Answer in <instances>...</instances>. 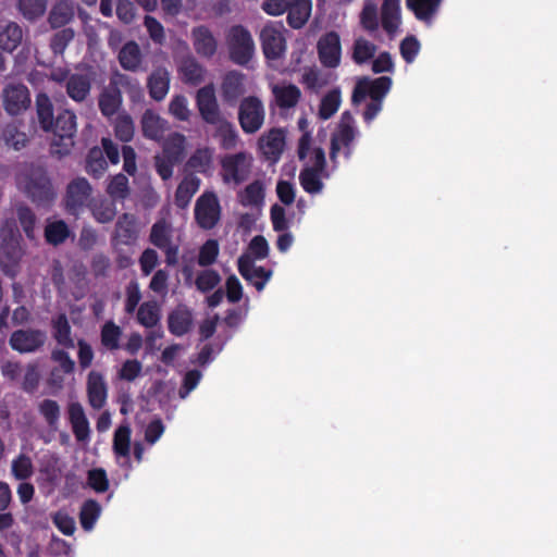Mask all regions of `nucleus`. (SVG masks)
Masks as SVG:
<instances>
[{"instance_id":"64","label":"nucleus","mask_w":557,"mask_h":557,"mask_svg":"<svg viewBox=\"0 0 557 557\" xmlns=\"http://www.w3.org/2000/svg\"><path fill=\"white\" fill-rule=\"evenodd\" d=\"M255 260L265 259L269 255V244L264 236L256 235L248 245V252Z\"/></svg>"},{"instance_id":"55","label":"nucleus","mask_w":557,"mask_h":557,"mask_svg":"<svg viewBox=\"0 0 557 557\" xmlns=\"http://www.w3.org/2000/svg\"><path fill=\"white\" fill-rule=\"evenodd\" d=\"M114 135L123 143H128L134 137V123L128 114H121L114 123Z\"/></svg>"},{"instance_id":"7","label":"nucleus","mask_w":557,"mask_h":557,"mask_svg":"<svg viewBox=\"0 0 557 557\" xmlns=\"http://www.w3.org/2000/svg\"><path fill=\"white\" fill-rule=\"evenodd\" d=\"M47 342V333L39 329H18L9 338L10 347L20 354H33L40 350Z\"/></svg>"},{"instance_id":"44","label":"nucleus","mask_w":557,"mask_h":557,"mask_svg":"<svg viewBox=\"0 0 557 557\" xmlns=\"http://www.w3.org/2000/svg\"><path fill=\"white\" fill-rule=\"evenodd\" d=\"M213 161V151L208 148H198L195 152L189 157L187 161V166L195 172L206 174L211 169Z\"/></svg>"},{"instance_id":"58","label":"nucleus","mask_w":557,"mask_h":557,"mask_svg":"<svg viewBox=\"0 0 557 557\" xmlns=\"http://www.w3.org/2000/svg\"><path fill=\"white\" fill-rule=\"evenodd\" d=\"M107 193L113 199H125L129 194L128 178L121 173L114 175L107 187Z\"/></svg>"},{"instance_id":"49","label":"nucleus","mask_w":557,"mask_h":557,"mask_svg":"<svg viewBox=\"0 0 557 557\" xmlns=\"http://www.w3.org/2000/svg\"><path fill=\"white\" fill-rule=\"evenodd\" d=\"M184 141L183 135L176 134L175 137L165 141L162 150V158L178 164L184 157Z\"/></svg>"},{"instance_id":"1","label":"nucleus","mask_w":557,"mask_h":557,"mask_svg":"<svg viewBox=\"0 0 557 557\" xmlns=\"http://www.w3.org/2000/svg\"><path fill=\"white\" fill-rule=\"evenodd\" d=\"M18 184L26 196L38 206H48L55 197L48 173L41 166H32Z\"/></svg>"},{"instance_id":"25","label":"nucleus","mask_w":557,"mask_h":557,"mask_svg":"<svg viewBox=\"0 0 557 557\" xmlns=\"http://www.w3.org/2000/svg\"><path fill=\"white\" fill-rule=\"evenodd\" d=\"M272 94L276 106L282 110L295 108L301 98V90L294 84L274 85Z\"/></svg>"},{"instance_id":"24","label":"nucleus","mask_w":557,"mask_h":557,"mask_svg":"<svg viewBox=\"0 0 557 557\" xmlns=\"http://www.w3.org/2000/svg\"><path fill=\"white\" fill-rule=\"evenodd\" d=\"M356 137V129H339L337 128L331 136L330 159L336 162V158L341 149H344V154L348 159L352 153V143Z\"/></svg>"},{"instance_id":"41","label":"nucleus","mask_w":557,"mask_h":557,"mask_svg":"<svg viewBox=\"0 0 557 557\" xmlns=\"http://www.w3.org/2000/svg\"><path fill=\"white\" fill-rule=\"evenodd\" d=\"M264 200V186L261 181L256 180L248 184L239 194V202L244 207H258Z\"/></svg>"},{"instance_id":"33","label":"nucleus","mask_w":557,"mask_h":557,"mask_svg":"<svg viewBox=\"0 0 557 557\" xmlns=\"http://www.w3.org/2000/svg\"><path fill=\"white\" fill-rule=\"evenodd\" d=\"M36 112L40 127L45 132H49L53 127V106L49 96L39 92L36 96Z\"/></svg>"},{"instance_id":"47","label":"nucleus","mask_w":557,"mask_h":557,"mask_svg":"<svg viewBox=\"0 0 557 557\" xmlns=\"http://www.w3.org/2000/svg\"><path fill=\"white\" fill-rule=\"evenodd\" d=\"M23 37L22 28L16 23H10L0 33V48L3 51L12 52L21 44Z\"/></svg>"},{"instance_id":"9","label":"nucleus","mask_w":557,"mask_h":557,"mask_svg":"<svg viewBox=\"0 0 557 557\" xmlns=\"http://www.w3.org/2000/svg\"><path fill=\"white\" fill-rule=\"evenodd\" d=\"M392 78L381 76L374 79L368 77L361 78L355 86L351 95L352 104H358L366 99L367 96L371 100H382L388 94L392 87Z\"/></svg>"},{"instance_id":"8","label":"nucleus","mask_w":557,"mask_h":557,"mask_svg":"<svg viewBox=\"0 0 557 557\" xmlns=\"http://www.w3.org/2000/svg\"><path fill=\"white\" fill-rule=\"evenodd\" d=\"M260 42L263 54L268 60H278L286 51V39L283 35V26L268 23L260 32Z\"/></svg>"},{"instance_id":"43","label":"nucleus","mask_w":557,"mask_h":557,"mask_svg":"<svg viewBox=\"0 0 557 557\" xmlns=\"http://www.w3.org/2000/svg\"><path fill=\"white\" fill-rule=\"evenodd\" d=\"M101 513V506L95 499H87L81 507L79 511V522L82 528L85 531H90L94 529L97 520L99 519Z\"/></svg>"},{"instance_id":"63","label":"nucleus","mask_w":557,"mask_h":557,"mask_svg":"<svg viewBox=\"0 0 557 557\" xmlns=\"http://www.w3.org/2000/svg\"><path fill=\"white\" fill-rule=\"evenodd\" d=\"M88 485L97 493H104L109 488V480L104 469L95 468L88 471Z\"/></svg>"},{"instance_id":"22","label":"nucleus","mask_w":557,"mask_h":557,"mask_svg":"<svg viewBox=\"0 0 557 557\" xmlns=\"http://www.w3.org/2000/svg\"><path fill=\"white\" fill-rule=\"evenodd\" d=\"M69 421L72 426L73 434L78 442L89 438L90 428L84 408L79 403H71L69 405Z\"/></svg>"},{"instance_id":"18","label":"nucleus","mask_w":557,"mask_h":557,"mask_svg":"<svg viewBox=\"0 0 557 557\" xmlns=\"http://www.w3.org/2000/svg\"><path fill=\"white\" fill-rule=\"evenodd\" d=\"M193 326V312L185 305H178L168 315V329L175 336H184Z\"/></svg>"},{"instance_id":"39","label":"nucleus","mask_w":557,"mask_h":557,"mask_svg":"<svg viewBox=\"0 0 557 557\" xmlns=\"http://www.w3.org/2000/svg\"><path fill=\"white\" fill-rule=\"evenodd\" d=\"M160 319V307L156 300L145 301L138 307L137 321L140 325L151 329L159 324Z\"/></svg>"},{"instance_id":"34","label":"nucleus","mask_w":557,"mask_h":557,"mask_svg":"<svg viewBox=\"0 0 557 557\" xmlns=\"http://www.w3.org/2000/svg\"><path fill=\"white\" fill-rule=\"evenodd\" d=\"M442 0H406L407 8L419 21L431 22Z\"/></svg>"},{"instance_id":"36","label":"nucleus","mask_w":557,"mask_h":557,"mask_svg":"<svg viewBox=\"0 0 557 557\" xmlns=\"http://www.w3.org/2000/svg\"><path fill=\"white\" fill-rule=\"evenodd\" d=\"M74 7L66 1L57 2L49 12L48 22L52 28H60L74 18Z\"/></svg>"},{"instance_id":"14","label":"nucleus","mask_w":557,"mask_h":557,"mask_svg":"<svg viewBox=\"0 0 557 557\" xmlns=\"http://www.w3.org/2000/svg\"><path fill=\"white\" fill-rule=\"evenodd\" d=\"M196 103L199 114L206 123L212 125L223 119L212 85H207L197 91Z\"/></svg>"},{"instance_id":"59","label":"nucleus","mask_w":557,"mask_h":557,"mask_svg":"<svg viewBox=\"0 0 557 557\" xmlns=\"http://www.w3.org/2000/svg\"><path fill=\"white\" fill-rule=\"evenodd\" d=\"M12 473L17 480L29 479L34 474L32 459L21 454L12 461Z\"/></svg>"},{"instance_id":"56","label":"nucleus","mask_w":557,"mask_h":557,"mask_svg":"<svg viewBox=\"0 0 557 557\" xmlns=\"http://www.w3.org/2000/svg\"><path fill=\"white\" fill-rule=\"evenodd\" d=\"M17 4L24 17L30 21L44 15L47 8L46 0H17Z\"/></svg>"},{"instance_id":"45","label":"nucleus","mask_w":557,"mask_h":557,"mask_svg":"<svg viewBox=\"0 0 557 557\" xmlns=\"http://www.w3.org/2000/svg\"><path fill=\"white\" fill-rule=\"evenodd\" d=\"M70 233L67 224L63 220H58L46 225L45 239L48 244L58 246L69 238Z\"/></svg>"},{"instance_id":"3","label":"nucleus","mask_w":557,"mask_h":557,"mask_svg":"<svg viewBox=\"0 0 557 557\" xmlns=\"http://www.w3.org/2000/svg\"><path fill=\"white\" fill-rule=\"evenodd\" d=\"M238 123L245 134H256L265 121V109L262 100L257 96L244 97L238 106Z\"/></svg>"},{"instance_id":"20","label":"nucleus","mask_w":557,"mask_h":557,"mask_svg":"<svg viewBox=\"0 0 557 557\" xmlns=\"http://www.w3.org/2000/svg\"><path fill=\"white\" fill-rule=\"evenodd\" d=\"M194 49L202 58H212L218 48V42L212 32L205 25L197 26L191 32Z\"/></svg>"},{"instance_id":"19","label":"nucleus","mask_w":557,"mask_h":557,"mask_svg":"<svg viewBox=\"0 0 557 557\" xmlns=\"http://www.w3.org/2000/svg\"><path fill=\"white\" fill-rule=\"evenodd\" d=\"M245 75L237 71H230L223 77L221 84V94L223 100L233 106L245 92Z\"/></svg>"},{"instance_id":"38","label":"nucleus","mask_w":557,"mask_h":557,"mask_svg":"<svg viewBox=\"0 0 557 557\" xmlns=\"http://www.w3.org/2000/svg\"><path fill=\"white\" fill-rule=\"evenodd\" d=\"M164 121L152 110H146L141 117L143 135L146 138L159 139L163 136Z\"/></svg>"},{"instance_id":"17","label":"nucleus","mask_w":557,"mask_h":557,"mask_svg":"<svg viewBox=\"0 0 557 557\" xmlns=\"http://www.w3.org/2000/svg\"><path fill=\"white\" fill-rule=\"evenodd\" d=\"M92 77L88 73H73L65 83L67 96L75 102H84L90 95Z\"/></svg>"},{"instance_id":"11","label":"nucleus","mask_w":557,"mask_h":557,"mask_svg":"<svg viewBox=\"0 0 557 557\" xmlns=\"http://www.w3.org/2000/svg\"><path fill=\"white\" fill-rule=\"evenodd\" d=\"M320 63L326 69H336L342 60V44L338 33L330 30L322 35L317 42Z\"/></svg>"},{"instance_id":"37","label":"nucleus","mask_w":557,"mask_h":557,"mask_svg":"<svg viewBox=\"0 0 557 557\" xmlns=\"http://www.w3.org/2000/svg\"><path fill=\"white\" fill-rule=\"evenodd\" d=\"M110 82L114 84L120 90L121 88L124 89L129 99L134 102L139 101L144 96L139 81L133 76L116 73Z\"/></svg>"},{"instance_id":"30","label":"nucleus","mask_w":557,"mask_h":557,"mask_svg":"<svg viewBox=\"0 0 557 557\" xmlns=\"http://www.w3.org/2000/svg\"><path fill=\"white\" fill-rule=\"evenodd\" d=\"M400 0H384L381 8V23L383 29L393 35L400 24Z\"/></svg>"},{"instance_id":"29","label":"nucleus","mask_w":557,"mask_h":557,"mask_svg":"<svg viewBox=\"0 0 557 557\" xmlns=\"http://www.w3.org/2000/svg\"><path fill=\"white\" fill-rule=\"evenodd\" d=\"M200 183V178L196 175H186L176 188L174 197L175 206L181 209H185L189 205L194 195L198 191Z\"/></svg>"},{"instance_id":"48","label":"nucleus","mask_w":557,"mask_h":557,"mask_svg":"<svg viewBox=\"0 0 557 557\" xmlns=\"http://www.w3.org/2000/svg\"><path fill=\"white\" fill-rule=\"evenodd\" d=\"M376 52V46L363 37L355 39L351 59L356 64H363L371 60Z\"/></svg>"},{"instance_id":"35","label":"nucleus","mask_w":557,"mask_h":557,"mask_svg":"<svg viewBox=\"0 0 557 557\" xmlns=\"http://www.w3.org/2000/svg\"><path fill=\"white\" fill-rule=\"evenodd\" d=\"M122 329L114 321L109 320L103 323L100 330V343L109 351H115L121 348Z\"/></svg>"},{"instance_id":"26","label":"nucleus","mask_w":557,"mask_h":557,"mask_svg":"<svg viewBox=\"0 0 557 557\" xmlns=\"http://www.w3.org/2000/svg\"><path fill=\"white\" fill-rule=\"evenodd\" d=\"M114 237L123 245H133L138 237L136 218L131 213H123L115 224Z\"/></svg>"},{"instance_id":"54","label":"nucleus","mask_w":557,"mask_h":557,"mask_svg":"<svg viewBox=\"0 0 557 557\" xmlns=\"http://www.w3.org/2000/svg\"><path fill=\"white\" fill-rule=\"evenodd\" d=\"M90 210L95 220L102 224L111 222L116 214L115 206L106 199L95 201Z\"/></svg>"},{"instance_id":"5","label":"nucleus","mask_w":557,"mask_h":557,"mask_svg":"<svg viewBox=\"0 0 557 557\" xmlns=\"http://www.w3.org/2000/svg\"><path fill=\"white\" fill-rule=\"evenodd\" d=\"M195 220L202 230H212L221 219V206L213 191H205L195 203Z\"/></svg>"},{"instance_id":"15","label":"nucleus","mask_w":557,"mask_h":557,"mask_svg":"<svg viewBox=\"0 0 557 557\" xmlns=\"http://www.w3.org/2000/svg\"><path fill=\"white\" fill-rule=\"evenodd\" d=\"M259 149L265 160L277 162L285 147V132L282 128H271L259 138Z\"/></svg>"},{"instance_id":"57","label":"nucleus","mask_w":557,"mask_h":557,"mask_svg":"<svg viewBox=\"0 0 557 557\" xmlns=\"http://www.w3.org/2000/svg\"><path fill=\"white\" fill-rule=\"evenodd\" d=\"M219 243L216 239H208L199 249L197 262L200 267L213 264L219 256Z\"/></svg>"},{"instance_id":"31","label":"nucleus","mask_w":557,"mask_h":557,"mask_svg":"<svg viewBox=\"0 0 557 557\" xmlns=\"http://www.w3.org/2000/svg\"><path fill=\"white\" fill-rule=\"evenodd\" d=\"M53 338L64 348H74V339L72 338V329L65 313H60L52 319L51 322Z\"/></svg>"},{"instance_id":"4","label":"nucleus","mask_w":557,"mask_h":557,"mask_svg":"<svg viewBox=\"0 0 557 557\" xmlns=\"http://www.w3.org/2000/svg\"><path fill=\"white\" fill-rule=\"evenodd\" d=\"M230 59L238 65H246L255 52V44L250 32L243 25H234L227 34Z\"/></svg>"},{"instance_id":"60","label":"nucleus","mask_w":557,"mask_h":557,"mask_svg":"<svg viewBox=\"0 0 557 557\" xmlns=\"http://www.w3.org/2000/svg\"><path fill=\"white\" fill-rule=\"evenodd\" d=\"M16 215L24 233L28 238H34V230L36 224V215L33 210L24 205L16 208Z\"/></svg>"},{"instance_id":"23","label":"nucleus","mask_w":557,"mask_h":557,"mask_svg":"<svg viewBox=\"0 0 557 557\" xmlns=\"http://www.w3.org/2000/svg\"><path fill=\"white\" fill-rule=\"evenodd\" d=\"M122 106V92L111 82L100 92L98 98V107L101 114L106 117H111L117 113Z\"/></svg>"},{"instance_id":"6","label":"nucleus","mask_w":557,"mask_h":557,"mask_svg":"<svg viewBox=\"0 0 557 557\" xmlns=\"http://www.w3.org/2000/svg\"><path fill=\"white\" fill-rule=\"evenodd\" d=\"M251 168V158L245 151L226 154L221 160L222 178L224 183L233 182L240 184L245 182Z\"/></svg>"},{"instance_id":"13","label":"nucleus","mask_w":557,"mask_h":557,"mask_svg":"<svg viewBox=\"0 0 557 557\" xmlns=\"http://www.w3.org/2000/svg\"><path fill=\"white\" fill-rule=\"evenodd\" d=\"M239 274L245 281L253 285L258 292L263 290L272 276V271L263 267H256L250 255H242L237 260Z\"/></svg>"},{"instance_id":"28","label":"nucleus","mask_w":557,"mask_h":557,"mask_svg":"<svg viewBox=\"0 0 557 557\" xmlns=\"http://www.w3.org/2000/svg\"><path fill=\"white\" fill-rule=\"evenodd\" d=\"M120 65L131 72H137L140 70L143 62V54L139 45L129 40L121 48L117 55Z\"/></svg>"},{"instance_id":"53","label":"nucleus","mask_w":557,"mask_h":557,"mask_svg":"<svg viewBox=\"0 0 557 557\" xmlns=\"http://www.w3.org/2000/svg\"><path fill=\"white\" fill-rule=\"evenodd\" d=\"M38 412L45 419L48 426H57L61 414L60 405L57 400L49 398L41 400L38 404Z\"/></svg>"},{"instance_id":"40","label":"nucleus","mask_w":557,"mask_h":557,"mask_svg":"<svg viewBox=\"0 0 557 557\" xmlns=\"http://www.w3.org/2000/svg\"><path fill=\"white\" fill-rule=\"evenodd\" d=\"M323 173L305 166L299 173V183L302 189L311 195L320 194L324 187L322 182Z\"/></svg>"},{"instance_id":"32","label":"nucleus","mask_w":557,"mask_h":557,"mask_svg":"<svg viewBox=\"0 0 557 557\" xmlns=\"http://www.w3.org/2000/svg\"><path fill=\"white\" fill-rule=\"evenodd\" d=\"M213 125H215V137L219 138L221 148L224 150L234 149L239 138L235 125L224 117Z\"/></svg>"},{"instance_id":"12","label":"nucleus","mask_w":557,"mask_h":557,"mask_svg":"<svg viewBox=\"0 0 557 557\" xmlns=\"http://www.w3.org/2000/svg\"><path fill=\"white\" fill-rule=\"evenodd\" d=\"M3 108L10 115H18L30 106V92L26 85L12 83L2 90Z\"/></svg>"},{"instance_id":"61","label":"nucleus","mask_w":557,"mask_h":557,"mask_svg":"<svg viewBox=\"0 0 557 557\" xmlns=\"http://www.w3.org/2000/svg\"><path fill=\"white\" fill-rule=\"evenodd\" d=\"M221 281L220 274L215 270H203L196 277L195 284L198 290L207 293L212 290Z\"/></svg>"},{"instance_id":"27","label":"nucleus","mask_w":557,"mask_h":557,"mask_svg":"<svg viewBox=\"0 0 557 557\" xmlns=\"http://www.w3.org/2000/svg\"><path fill=\"white\" fill-rule=\"evenodd\" d=\"M312 9L311 0H293L287 12V24L294 29H300L308 22Z\"/></svg>"},{"instance_id":"16","label":"nucleus","mask_w":557,"mask_h":557,"mask_svg":"<svg viewBox=\"0 0 557 557\" xmlns=\"http://www.w3.org/2000/svg\"><path fill=\"white\" fill-rule=\"evenodd\" d=\"M87 398L90 407L101 409L108 397V385L100 372L90 371L87 376Z\"/></svg>"},{"instance_id":"21","label":"nucleus","mask_w":557,"mask_h":557,"mask_svg":"<svg viewBox=\"0 0 557 557\" xmlns=\"http://www.w3.org/2000/svg\"><path fill=\"white\" fill-rule=\"evenodd\" d=\"M170 73L165 67H157L147 78V88L149 96L156 100H163L170 89Z\"/></svg>"},{"instance_id":"10","label":"nucleus","mask_w":557,"mask_h":557,"mask_svg":"<svg viewBox=\"0 0 557 557\" xmlns=\"http://www.w3.org/2000/svg\"><path fill=\"white\" fill-rule=\"evenodd\" d=\"M91 191L92 188L85 177H76L71 181L64 197L66 212L77 216L88 206Z\"/></svg>"},{"instance_id":"46","label":"nucleus","mask_w":557,"mask_h":557,"mask_svg":"<svg viewBox=\"0 0 557 557\" xmlns=\"http://www.w3.org/2000/svg\"><path fill=\"white\" fill-rule=\"evenodd\" d=\"M108 168L103 151L99 147L91 148L86 158V171L95 178L101 177Z\"/></svg>"},{"instance_id":"2","label":"nucleus","mask_w":557,"mask_h":557,"mask_svg":"<svg viewBox=\"0 0 557 557\" xmlns=\"http://www.w3.org/2000/svg\"><path fill=\"white\" fill-rule=\"evenodd\" d=\"M54 138L51 144L52 153L60 157L71 152L74 146V137L77 131L76 115L71 110H63L53 121L52 129Z\"/></svg>"},{"instance_id":"50","label":"nucleus","mask_w":557,"mask_h":557,"mask_svg":"<svg viewBox=\"0 0 557 557\" xmlns=\"http://www.w3.org/2000/svg\"><path fill=\"white\" fill-rule=\"evenodd\" d=\"M180 72L187 84L198 85L203 81L205 70L195 59L184 60Z\"/></svg>"},{"instance_id":"62","label":"nucleus","mask_w":557,"mask_h":557,"mask_svg":"<svg viewBox=\"0 0 557 557\" xmlns=\"http://www.w3.org/2000/svg\"><path fill=\"white\" fill-rule=\"evenodd\" d=\"M74 30L70 27L57 32L51 40L50 48L54 54H62L74 38Z\"/></svg>"},{"instance_id":"51","label":"nucleus","mask_w":557,"mask_h":557,"mask_svg":"<svg viewBox=\"0 0 557 557\" xmlns=\"http://www.w3.org/2000/svg\"><path fill=\"white\" fill-rule=\"evenodd\" d=\"M171 226L165 220L157 221L150 230L149 242L157 248H164L172 243Z\"/></svg>"},{"instance_id":"42","label":"nucleus","mask_w":557,"mask_h":557,"mask_svg":"<svg viewBox=\"0 0 557 557\" xmlns=\"http://www.w3.org/2000/svg\"><path fill=\"white\" fill-rule=\"evenodd\" d=\"M342 95L339 88H333L327 91L321 99L319 106V117L321 120L331 119L339 109Z\"/></svg>"},{"instance_id":"52","label":"nucleus","mask_w":557,"mask_h":557,"mask_svg":"<svg viewBox=\"0 0 557 557\" xmlns=\"http://www.w3.org/2000/svg\"><path fill=\"white\" fill-rule=\"evenodd\" d=\"M113 450L116 456L128 457L131 450V429L127 425L119 426L113 436Z\"/></svg>"}]
</instances>
